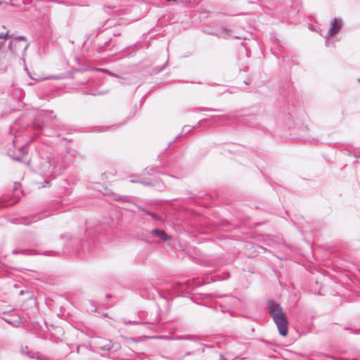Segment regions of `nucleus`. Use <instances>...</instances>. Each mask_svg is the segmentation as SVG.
<instances>
[{
	"label": "nucleus",
	"instance_id": "cd10ccee",
	"mask_svg": "<svg viewBox=\"0 0 360 360\" xmlns=\"http://www.w3.org/2000/svg\"><path fill=\"white\" fill-rule=\"evenodd\" d=\"M11 205V203L6 204V205H4L3 206H8V205Z\"/></svg>",
	"mask_w": 360,
	"mask_h": 360
},
{
	"label": "nucleus",
	"instance_id": "7ed1b4c3",
	"mask_svg": "<svg viewBox=\"0 0 360 360\" xmlns=\"http://www.w3.org/2000/svg\"><path fill=\"white\" fill-rule=\"evenodd\" d=\"M53 161L49 159L43 162L40 167L41 174L46 176H51L55 173V166H53Z\"/></svg>",
	"mask_w": 360,
	"mask_h": 360
},
{
	"label": "nucleus",
	"instance_id": "6e6552de",
	"mask_svg": "<svg viewBox=\"0 0 360 360\" xmlns=\"http://www.w3.org/2000/svg\"><path fill=\"white\" fill-rule=\"evenodd\" d=\"M31 252H32V250H13V255H18V254L29 255Z\"/></svg>",
	"mask_w": 360,
	"mask_h": 360
},
{
	"label": "nucleus",
	"instance_id": "b1692460",
	"mask_svg": "<svg viewBox=\"0 0 360 360\" xmlns=\"http://www.w3.org/2000/svg\"><path fill=\"white\" fill-rule=\"evenodd\" d=\"M219 117L220 119H221V120H222L225 117V116H224V115L219 116Z\"/></svg>",
	"mask_w": 360,
	"mask_h": 360
},
{
	"label": "nucleus",
	"instance_id": "20e7f679",
	"mask_svg": "<svg viewBox=\"0 0 360 360\" xmlns=\"http://www.w3.org/2000/svg\"><path fill=\"white\" fill-rule=\"evenodd\" d=\"M29 44H20L16 39H13L8 44V49L12 53H17L20 50L22 52H25Z\"/></svg>",
	"mask_w": 360,
	"mask_h": 360
},
{
	"label": "nucleus",
	"instance_id": "4468645a",
	"mask_svg": "<svg viewBox=\"0 0 360 360\" xmlns=\"http://www.w3.org/2000/svg\"><path fill=\"white\" fill-rule=\"evenodd\" d=\"M27 349H27V347H26L25 349H23V348H22V349H21V354H26V355H27V356H30V352H29V351H28Z\"/></svg>",
	"mask_w": 360,
	"mask_h": 360
},
{
	"label": "nucleus",
	"instance_id": "9b49d317",
	"mask_svg": "<svg viewBox=\"0 0 360 360\" xmlns=\"http://www.w3.org/2000/svg\"><path fill=\"white\" fill-rule=\"evenodd\" d=\"M176 340H194L193 338L191 337V336H183V335H181V336H178L177 338H176Z\"/></svg>",
	"mask_w": 360,
	"mask_h": 360
},
{
	"label": "nucleus",
	"instance_id": "0eeeda50",
	"mask_svg": "<svg viewBox=\"0 0 360 360\" xmlns=\"http://www.w3.org/2000/svg\"><path fill=\"white\" fill-rule=\"evenodd\" d=\"M9 37V31L7 30L6 32L0 33V51L5 45L6 40Z\"/></svg>",
	"mask_w": 360,
	"mask_h": 360
},
{
	"label": "nucleus",
	"instance_id": "2f4dec72",
	"mask_svg": "<svg viewBox=\"0 0 360 360\" xmlns=\"http://www.w3.org/2000/svg\"><path fill=\"white\" fill-rule=\"evenodd\" d=\"M37 359H38V360H42V359H41V358H37Z\"/></svg>",
	"mask_w": 360,
	"mask_h": 360
},
{
	"label": "nucleus",
	"instance_id": "39448f33",
	"mask_svg": "<svg viewBox=\"0 0 360 360\" xmlns=\"http://www.w3.org/2000/svg\"><path fill=\"white\" fill-rule=\"evenodd\" d=\"M151 235L155 238H158L160 240L167 241L170 237L163 230L155 229L150 231Z\"/></svg>",
	"mask_w": 360,
	"mask_h": 360
},
{
	"label": "nucleus",
	"instance_id": "dca6fc26",
	"mask_svg": "<svg viewBox=\"0 0 360 360\" xmlns=\"http://www.w3.org/2000/svg\"><path fill=\"white\" fill-rule=\"evenodd\" d=\"M147 214H149L150 216H151L153 218L156 219V214H155L150 212H148Z\"/></svg>",
	"mask_w": 360,
	"mask_h": 360
},
{
	"label": "nucleus",
	"instance_id": "f3484780",
	"mask_svg": "<svg viewBox=\"0 0 360 360\" xmlns=\"http://www.w3.org/2000/svg\"><path fill=\"white\" fill-rule=\"evenodd\" d=\"M96 70L100 71V72H109L108 70H106L102 69V68H98V69H96Z\"/></svg>",
	"mask_w": 360,
	"mask_h": 360
},
{
	"label": "nucleus",
	"instance_id": "7c9ffc66",
	"mask_svg": "<svg viewBox=\"0 0 360 360\" xmlns=\"http://www.w3.org/2000/svg\"><path fill=\"white\" fill-rule=\"evenodd\" d=\"M3 4V2L1 1H0V6Z\"/></svg>",
	"mask_w": 360,
	"mask_h": 360
},
{
	"label": "nucleus",
	"instance_id": "1a4fd4ad",
	"mask_svg": "<svg viewBox=\"0 0 360 360\" xmlns=\"http://www.w3.org/2000/svg\"><path fill=\"white\" fill-rule=\"evenodd\" d=\"M112 343L110 341H109L105 345L101 346L100 348L103 351H108L112 347Z\"/></svg>",
	"mask_w": 360,
	"mask_h": 360
},
{
	"label": "nucleus",
	"instance_id": "f8f14e48",
	"mask_svg": "<svg viewBox=\"0 0 360 360\" xmlns=\"http://www.w3.org/2000/svg\"><path fill=\"white\" fill-rule=\"evenodd\" d=\"M14 39H16V41H23L25 42V44H27V38L24 36H18V37H16L14 38Z\"/></svg>",
	"mask_w": 360,
	"mask_h": 360
},
{
	"label": "nucleus",
	"instance_id": "a211bd4d",
	"mask_svg": "<svg viewBox=\"0 0 360 360\" xmlns=\"http://www.w3.org/2000/svg\"><path fill=\"white\" fill-rule=\"evenodd\" d=\"M13 146L15 148L16 146V136H15L14 139L13 140Z\"/></svg>",
	"mask_w": 360,
	"mask_h": 360
},
{
	"label": "nucleus",
	"instance_id": "c85d7f7f",
	"mask_svg": "<svg viewBox=\"0 0 360 360\" xmlns=\"http://www.w3.org/2000/svg\"><path fill=\"white\" fill-rule=\"evenodd\" d=\"M221 357L222 358V360H226V359H224L222 356H221Z\"/></svg>",
	"mask_w": 360,
	"mask_h": 360
},
{
	"label": "nucleus",
	"instance_id": "c756f323",
	"mask_svg": "<svg viewBox=\"0 0 360 360\" xmlns=\"http://www.w3.org/2000/svg\"><path fill=\"white\" fill-rule=\"evenodd\" d=\"M91 94L93 95H97V94H96V93H91Z\"/></svg>",
	"mask_w": 360,
	"mask_h": 360
},
{
	"label": "nucleus",
	"instance_id": "4be33fe9",
	"mask_svg": "<svg viewBox=\"0 0 360 360\" xmlns=\"http://www.w3.org/2000/svg\"><path fill=\"white\" fill-rule=\"evenodd\" d=\"M205 110H210V111H213V110H214V109H211V108H206ZM217 110L218 111L219 110Z\"/></svg>",
	"mask_w": 360,
	"mask_h": 360
},
{
	"label": "nucleus",
	"instance_id": "393cba45",
	"mask_svg": "<svg viewBox=\"0 0 360 360\" xmlns=\"http://www.w3.org/2000/svg\"><path fill=\"white\" fill-rule=\"evenodd\" d=\"M24 224L28 225V224H31V222L30 221H26V222L25 221Z\"/></svg>",
	"mask_w": 360,
	"mask_h": 360
},
{
	"label": "nucleus",
	"instance_id": "6ab92c4d",
	"mask_svg": "<svg viewBox=\"0 0 360 360\" xmlns=\"http://www.w3.org/2000/svg\"><path fill=\"white\" fill-rule=\"evenodd\" d=\"M40 219V218H37L36 216H33L32 217V221H37V220Z\"/></svg>",
	"mask_w": 360,
	"mask_h": 360
},
{
	"label": "nucleus",
	"instance_id": "9d476101",
	"mask_svg": "<svg viewBox=\"0 0 360 360\" xmlns=\"http://www.w3.org/2000/svg\"><path fill=\"white\" fill-rule=\"evenodd\" d=\"M5 321L11 324H13L15 326H19L20 323V317L18 316V319L13 321H9L8 319H5Z\"/></svg>",
	"mask_w": 360,
	"mask_h": 360
},
{
	"label": "nucleus",
	"instance_id": "423d86ee",
	"mask_svg": "<svg viewBox=\"0 0 360 360\" xmlns=\"http://www.w3.org/2000/svg\"><path fill=\"white\" fill-rule=\"evenodd\" d=\"M19 155L11 156L12 158L16 161L22 162L23 156L27 153L25 146H20L18 148Z\"/></svg>",
	"mask_w": 360,
	"mask_h": 360
},
{
	"label": "nucleus",
	"instance_id": "412c9836",
	"mask_svg": "<svg viewBox=\"0 0 360 360\" xmlns=\"http://www.w3.org/2000/svg\"><path fill=\"white\" fill-rule=\"evenodd\" d=\"M233 37L236 38V39H242V37H239V36H233Z\"/></svg>",
	"mask_w": 360,
	"mask_h": 360
},
{
	"label": "nucleus",
	"instance_id": "bb28decb",
	"mask_svg": "<svg viewBox=\"0 0 360 360\" xmlns=\"http://www.w3.org/2000/svg\"><path fill=\"white\" fill-rule=\"evenodd\" d=\"M186 128H187V127H186V126L184 127V128H183V131H185Z\"/></svg>",
	"mask_w": 360,
	"mask_h": 360
},
{
	"label": "nucleus",
	"instance_id": "f03ea898",
	"mask_svg": "<svg viewBox=\"0 0 360 360\" xmlns=\"http://www.w3.org/2000/svg\"><path fill=\"white\" fill-rule=\"evenodd\" d=\"M342 20L338 18H335L332 22L330 28L328 29L326 36V45L327 46H333L334 40L331 37L339 32L342 27Z\"/></svg>",
	"mask_w": 360,
	"mask_h": 360
},
{
	"label": "nucleus",
	"instance_id": "aec40b11",
	"mask_svg": "<svg viewBox=\"0 0 360 360\" xmlns=\"http://www.w3.org/2000/svg\"><path fill=\"white\" fill-rule=\"evenodd\" d=\"M48 184H49V182H48L46 180H45V181L43 182V187H46V185H47Z\"/></svg>",
	"mask_w": 360,
	"mask_h": 360
},
{
	"label": "nucleus",
	"instance_id": "a878e982",
	"mask_svg": "<svg viewBox=\"0 0 360 360\" xmlns=\"http://www.w3.org/2000/svg\"><path fill=\"white\" fill-rule=\"evenodd\" d=\"M186 355H187V356H188V355H191V352H186Z\"/></svg>",
	"mask_w": 360,
	"mask_h": 360
},
{
	"label": "nucleus",
	"instance_id": "ddd939ff",
	"mask_svg": "<svg viewBox=\"0 0 360 360\" xmlns=\"http://www.w3.org/2000/svg\"><path fill=\"white\" fill-rule=\"evenodd\" d=\"M222 31H223V33L225 34V36H227V37L232 36L231 30H229L226 28H224L222 30Z\"/></svg>",
	"mask_w": 360,
	"mask_h": 360
},
{
	"label": "nucleus",
	"instance_id": "5701e85b",
	"mask_svg": "<svg viewBox=\"0 0 360 360\" xmlns=\"http://www.w3.org/2000/svg\"><path fill=\"white\" fill-rule=\"evenodd\" d=\"M13 129H15V126H14V125H13V126L11 127V131H12Z\"/></svg>",
	"mask_w": 360,
	"mask_h": 360
},
{
	"label": "nucleus",
	"instance_id": "f257e3e1",
	"mask_svg": "<svg viewBox=\"0 0 360 360\" xmlns=\"http://www.w3.org/2000/svg\"><path fill=\"white\" fill-rule=\"evenodd\" d=\"M268 311L276 323L279 334L286 336L288 331V320L281 305L273 300H269L267 304Z\"/></svg>",
	"mask_w": 360,
	"mask_h": 360
},
{
	"label": "nucleus",
	"instance_id": "2eb2a0df",
	"mask_svg": "<svg viewBox=\"0 0 360 360\" xmlns=\"http://www.w3.org/2000/svg\"><path fill=\"white\" fill-rule=\"evenodd\" d=\"M160 339H164V340H172V338L168 336H160Z\"/></svg>",
	"mask_w": 360,
	"mask_h": 360
}]
</instances>
